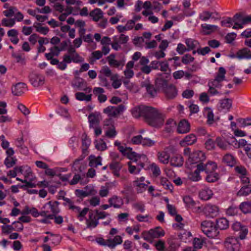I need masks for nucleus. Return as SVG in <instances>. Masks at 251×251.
Segmentation results:
<instances>
[{
  "mask_svg": "<svg viewBox=\"0 0 251 251\" xmlns=\"http://www.w3.org/2000/svg\"><path fill=\"white\" fill-rule=\"evenodd\" d=\"M132 116L136 119L143 118L149 125L158 127L163 125L162 115L155 108L145 105H139L131 110Z\"/></svg>",
  "mask_w": 251,
  "mask_h": 251,
  "instance_id": "nucleus-1",
  "label": "nucleus"
},
{
  "mask_svg": "<svg viewBox=\"0 0 251 251\" xmlns=\"http://www.w3.org/2000/svg\"><path fill=\"white\" fill-rule=\"evenodd\" d=\"M201 227L202 232L209 238H215L219 233L215 223L210 221L202 222Z\"/></svg>",
  "mask_w": 251,
  "mask_h": 251,
  "instance_id": "nucleus-2",
  "label": "nucleus"
},
{
  "mask_svg": "<svg viewBox=\"0 0 251 251\" xmlns=\"http://www.w3.org/2000/svg\"><path fill=\"white\" fill-rule=\"evenodd\" d=\"M231 228L235 233L236 237L239 238L240 240L245 239L249 232L247 226L238 222L234 223Z\"/></svg>",
  "mask_w": 251,
  "mask_h": 251,
  "instance_id": "nucleus-3",
  "label": "nucleus"
},
{
  "mask_svg": "<svg viewBox=\"0 0 251 251\" xmlns=\"http://www.w3.org/2000/svg\"><path fill=\"white\" fill-rule=\"evenodd\" d=\"M169 75L168 74H160L155 80V86L158 91H163L169 85Z\"/></svg>",
  "mask_w": 251,
  "mask_h": 251,
  "instance_id": "nucleus-4",
  "label": "nucleus"
},
{
  "mask_svg": "<svg viewBox=\"0 0 251 251\" xmlns=\"http://www.w3.org/2000/svg\"><path fill=\"white\" fill-rule=\"evenodd\" d=\"M125 109V105L121 104L117 106H108L103 109V112L109 116L115 117L122 113Z\"/></svg>",
  "mask_w": 251,
  "mask_h": 251,
  "instance_id": "nucleus-5",
  "label": "nucleus"
},
{
  "mask_svg": "<svg viewBox=\"0 0 251 251\" xmlns=\"http://www.w3.org/2000/svg\"><path fill=\"white\" fill-rule=\"evenodd\" d=\"M239 239L236 237H228L226 240L225 246L230 251H239L241 247Z\"/></svg>",
  "mask_w": 251,
  "mask_h": 251,
  "instance_id": "nucleus-6",
  "label": "nucleus"
},
{
  "mask_svg": "<svg viewBox=\"0 0 251 251\" xmlns=\"http://www.w3.org/2000/svg\"><path fill=\"white\" fill-rule=\"evenodd\" d=\"M29 81L34 87H38L44 85L45 76L40 74L32 73L29 75Z\"/></svg>",
  "mask_w": 251,
  "mask_h": 251,
  "instance_id": "nucleus-7",
  "label": "nucleus"
},
{
  "mask_svg": "<svg viewBox=\"0 0 251 251\" xmlns=\"http://www.w3.org/2000/svg\"><path fill=\"white\" fill-rule=\"evenodd\" d=\"M198 169L205 174L214 172L217 169V165L215 162L208 161L206 163L201 162L198 164Z\"/></svg>",
  "mask_w": 251,
  "mask_h": 251,
  "instance_id": "nucleus-8",
  "label": "nucleus"
},
{
  "mask_svg": "<svg viewBox=\"0 0 251 251\" xmlns=\"http://www.w3.org/2000/svg\"><path fill=\"white\" fill-rule=\"evenodd\" d=\"M206 158L205 154L201 151L193 152L189 157V160L192 164H199L203 162Z\"/></svg>",
  "mask_w": 251,
  "mask_h": 251,
  "instance_id": "nucleus-9",
  "label": "nucleus"
},
{
  "mask_svg": "<svg viewBox=\"0 0 251 251\" xmlns=\"http://www.w3.org/2000/svg\"><path fill=\"white\" fill-rule=\"evenodd\" d=\"M180 246V240L174 237H171L167 240V247L165 251H176Z\"/></svg>",
  "mask_w": 251,
  "mask_h": 251,
  "instance_id": "nucleus-10",
  "label": "nucleus"
},
{
  "mask_svg": "<svg viewBox=\"0 0 251 251\" xmlns=\"http://www.w3.org/2000/svg\"><path fill=\"white\" fill-rule=\"evenodd\" d=\"M204 213L207 216L213 218L216 217L219 212V209L217 206L211 204H207L204 207Z\"/></svg>",
  "mask_w": 251,
  "mask_h": 251,
  "instance_id": "nucleus-11",
  "label": "nucleus"
},
{
  "mask_svg": "<svg viewBox=\"0 0 251 251\" xmlns=\"http://www.w3.org/2000/svg\"><path fill=\"white\" fill-rule=\"evenodd\" d=\"M183 201L185 204L187 209L194 210L197 208L199 209L200 207L197 206L198 202L195 201L192 197L189 196H185L183 197Z\"/></svg>",
  "mask_w": 251,
  "mask_h": 251,
  "instance_id": "nucleus-12",
  "label": "nucleus"
},
{
  "mask_svg": "<svg viewBox=\"0 0 251 251\" xmlns=\"http://www.w3.org/2000/svg\"><path fill=\"white\" fill-rule=\"evenodd\" d=\"M26 89V85L25 83L19 82L11 88L12 93L15 96H21Z\"/></svg>",
  "mask_w": 251,
  "mask_h": 251,
  "instance_id": "nucleus-13",
  "label": "nucleus"
},
{
  "mask_svg": "<svg viewBox=\"0 0 251 251\" xmlns=\"http://www.w3.org/2000/svg\"><path fill=\"white\" fill-rule=\"evenodd\" d=\"M190 130V125L189 122L185 120H181L178 125L177 131L180 134H184L188 132Z\"/></svg>",
  "mask_w": 251,
  "mask_h": 251,
  "instance_id": "nucleus-14",
  "label": "nucleus"
},
{
  "mask_svg": "<svg viewBox=\"0 0 251 251\" xmlns=\"http://www.w3.org/2000/svg\"><path fill=\"white\" fill-rule=\"evenodd\" d=\"M94 189L91 186H86L84 190L76 189L75 191V195L81 199H83L89 195L93 194Z\"/></svg>",
  "mask_w": 251,
  "mask_h": 251,
  "instance_id": "nucleus-15",
  "label": "nucleus"
},
{
  "mask_svg": "<svg viewBox=\"0 0 251 251\" xmlns=\"http://www.w3.org/2000/svg\"><path fill=\"white\" fill-rule=\"evenodd\" d=\"M157 157L159 161L164 164H168L171 158L170 152L167 149L159 151L157 153Z\"/></svg>",
  "mask_w": 251,
  "mask_h": 251,
  "instance_id": "nucleus-16",
  "label": "nucleus"
},
{
  "mask_svg": "<svg viewBox=\"0 0 251 251\" xmlns=\"http://www.w3.org/2000/svg\"><path fill=\"white\" fill-rule=\"evenodd\" d=\"M163 92L168 99L175 98L177 94V90L176 87L173 84H169Z\"/></svg>",
  "mask_w": 251,
  "mask_h": 251,
  "instance_id": "nucleus-17",
  "label": "nucleus"
},
{
  "mask_svg": "<svg viewBox=\"0 0 251 251\" xmlns=\"http://www.w3.org/2000/svg\"><path fill=\"white\" fill-rule=\"evenodd\" d=\"M110 170L114 176L120 177V171L122 168V165L119 161H112L109 165Z\"/></svg>",
  "mask_w": 251,
  "mask_h": 251,
  "instance_id": "nucleus-18",
  "label": "nucleus"
},
{
  "mask_svg": "<svg viewBox=\"0 0 251 251\" xmlns=\"http://www.w3.org/2000/svg\"><path fill=\"white\" fill-rule=\"evenodd\" d=\"M141 86L145 87L147 93L151 97H154L158 91L156 87H154L152 84H151L149 80L143 81L141 83Z\"/></svg>",
  "mask_w": 251,
  "mask_h": 251,
  "instance_id": "nucleus-19",
  "label": "nucleus"
},
{
  "mask_svg": "<svg viewBox=\"0 0 251 251\" xmlns=\"http://www.w3.org/2000/svg\"><path fill=\"white\" fill-rule=\"evenodd\" d=\"M237 58L239 60L251 59V51L247 48H243L237 51Z\"/></svg>",
  "mask_w": 251,
  "mask_h": 251,
  "instance_id": "nucleus-20",
  "label": "nucleus"
},
{
  "mask_svg": "<svg viewBox=\"0 0 251 251\" xmlns=\"http://www.w3.org/2000/svg\"><path fill=\"white\" fill-rule=\"evenodd\" d=\"M213 195L212 191L208 187H204L199 192V196L201 200L207 201L210 199Z\"/></svg>",
  "mask_w": 251,
  "mask_h": 251,
  "instance_id": "nucleus-21",
  "label": "nucleus"
},
{
  "mask_svg": "<svg viewBox=\"0 0 251 251\" xmlns=\"http://www.w3.org/2000/svg\"><path fill=\"white\" fill-rule=\"evenodd\" d=\"M183 158L180 154H175L170 158V162L171 166L180 167L183 164Z\"/></svg>",
  "mask_w": 251,
  "mask_h": 251,
  "instance_id": "nucleus-22",
  "label": "nucleus"
},
{
  "mask_svg": "<svg viewBox=\"0 0 251 251\" xmlns=\"http://www.w3.org/2000/svg\"><path fill=\"white\" fill-rule=\"evenodd\" d=\"M226 74V71L225 69L222 67H220L215 79L212 82V85L215 87H217V85L216 84V83L223 81L225 78Z\"/></svg>",
  "mask_w": 251,
  "mask_h": 251,
  "instance_id": "nucleus-23",
  "label": "nucleus"
},
{
  "mask_svg": "<svg viewBox=\"0 0 251 251\" xmlns=\"http://www.w3.org/2000/svg\"><path fill=\"white\" fill-rule=\"evenodd\" d=\"M89 15L92 18L93 21L98 22L103 17V13L100 8H96L90 11Z\"/></svg>",
  "mask_w": 251,
  "mask_h": 251,
  "instance_id": "nucleus-24",
  "label": "nucleus"
},
{
  "mask_svg": "<svg viewBox=\"0 0 251 251\" xmlns=\"http://www.w3.org/2000/svg\"><path fill=\"white\" fill-rule=\"evenodd\" d=\"M108 202L111 205L116 208H120L124 204L123 199L117 196H113L108 200Z\"/></svg>",
  "mask_w": 251,
  "mask_h": 251,
  "instance_id": "nucleus-25",
  "label": "nucleus"
},
{
  "mask_svg": "<svg viewBox=\"0 0 251 251\" xmlns=\"http://www.w3.org/2000/svg\"><path fill=\"white\" fill-rule=\"evenodd\" d=\"M223 161L228 166L232 167L236 164V159L230 153H226L223 158Z\"/></svg>",
  "mask_w": 251,
  "mask_h": 251,
  "instance_id": "nucleus-26",
  "label": "nucleus"
},
{
  "mask_svg": "<svg viewBox=\"0 0 251 251\" xmlns=\"http://www.w3.org/2000/svg\"><path fill=\"white\" fill-rule=\"evenodd\" d=\"M197 140V137L195 134H190L185 136L181 141L180 144L182 146L192 145L196 142Z\"/></svg>",
  "mask_w": 251,
  "mask_h": 251,
  "instance_id": "nucleus-27",
  "label": "nucleus"
},
{
  "mask_svg": "<svg viewBox=\"0 0 251 251\" xmlns=\"http://www.w3.org/2000/svg\"><path fill=\"white\" fill-rule=\"evenodd\" d=\"M188 51L194 50V49H198L200 46L199 42L195 39L192 38H187L185 40Z\"/></svg>",
  "mask_w": 251,
  "mask_h": 251,
  "instance_id": "nucleus-28",
  "label": "nucleus"
},
{
  "mask_svg": "<svg viewBox=\"0 0 251 251\" xmlns=\"http://www.w3.org/2000/svg\"><path fill=\"white\" fill-rule=\"evenodd\" d=\"M215 225L217 229L225 230L228 227L229 222L226 218L223 217L216 220V224Z\"/></svg>",
  "mask_w": 251,
  "mask_h": 251,
  "instance_id": "nucleus-29",
  "label": "nucleus"
},
{
  "mask_svg": "<svg viewBox=\"0 0 251 251\" xmlns=\"http://www.w3.org/2000/svg\"><path fill=\"white\" fill-rule=\"evenodd\" d=\"M89 165L92 167H97L98 166L101 165L102 158L100 156L96 157L94 155H91L89 156Z\"/></svg>",
  "mask_w": 251,
  "mask_h": 251,
  "instance_id": "nucleus-30",
  "label": "nucleus"
},
{
  "mask_svg": "<svg viewBox=\"0 0 251 251\" xmlns=\"http://www.w3.org/2000/svg\"><path fill=\"white\" fill-rule=\"evenodd\" d=\"M201 172V171L198 169V164H197L196 170L188 174L189 179L195 182L200 181L201 179V177L200 175Z\"/></svg>",
  "mask_w": 251,
  "mask_h": 251,
  "instance_id": "nucleus-31",
  "label": "nucleus"
},
{
  "mask_svg": "<svg viewBox=\"0 0 251 251\" xmlns=\"http://www.w3.org/2000/svg\"><path fill=\"white\" fill-rule=\"evenodd\" d=\"M216 144L217 146L223 150H227L230 145L229 143L226 142L225 139L220 137H217L215 140Z\"/></svg>",
  "mask_w": 251,
  "mask_h": 251,
  "instance_id": "nucleus-32",
  "label": "nucleus"
},
{
  "mask_svg": "<svg viewBox=\"0 0 251 251\" xmlns=\"http://www.w3.org/2000/svg\"><path fill=\"white\" fill-rule=\"evenodd\" d=\"M205 180L208 183H214L218 181L220 178L219 173L214 172L206 174Z\"/></svg>",
  "mask_w": 251,
  "mask_h": 251,
  "instance_id": "nucleus-33",
  "label": "nucleus"
},
{
  "mask_svg": "<svg viewBox=\"0 0 251 251\" xmlns=\"http://www.w3.org/2000/svg\"><path fill=\"white\" fill-rule=\"evenodd\" d=\"M125 154L124 156H126L127 158L133 161H137L138 159L140 157V155L133 151L130 147H128V149Z\"/></svg>",
  "mask_w": 251,
  "mask_h": 251,
  "instance_id": "nucleus-34",
  "label": "nucleus"
},
{
  "mask_svg": "<svg viewBox=\"0 0 251 251\" xmlns=\"http://www.w3.org/2000/svg\"><path fill=\"white\" fill-rule=\"evenodd\" d=\"M214 14L217 15L218 13L210 12L208 11H204L199 14V18L202 21L206 22L210 18H214Z\"/></svg>",
  "mask_w": 251,
  "mask_h": 251,
  "instance_id": "nucleus-35",
  "label": "nucleus"
},
{
  "mask_svg": "<svg viewBox=\"0 0 251 251\" xmlns=\"http://www.w3.org/2000/svg\"><path fill=\"white\" fill-rule=\"evenodd\" d=\"M75 96L77 100L88 102L91 100L92 95L91 94L86 95L83 92H77L75 93Z\"/></svg>",
  "mask_w": 251,
  "mask_h": 251,
  "instance_id": "nucleus-36",
  "label": "nucleus"
},
{
  "mask_svg": "<svg viewBox=\"0 0 251 251\" xmlns=\"http://www.w3.org/2000/svg\"><path fill=\"white\" fill-rule=\"evenodd\" d=\"M149 234L153 238H159L164 235V231L159 227L151 229L149 230Z\"/></svg>",
  "mask_w": 251,
  "mask_h": 251,
  "instance_id": "nucleus-37",
  "label": "nucleus"
},
{
  "mask_svg": "<svg viewBox=\"0 0 251 251\" xmlns=\"http://www.w3.org/2000/svg\"><path fill=\"white\" fill-rule=\"evenodd\" d=\"M168 61L171 63V65L174 67V69H176L177 67L182 66L181 60L179 56H175L172 58H169L168 59Z\"/></svg>",
  "mask_w": 251,
  "mask_h": 251,
  "instance_id": "nucleus-38",
  "label": "nucleus"
},
{
  "mask_svg": "<svg viewBox=\"0 0 251 251\" xmlns=\"http://www.w3.org/2000/svg\"><path fill=\"white\" fill-rule=\"evenodd\" d=\"M251 185H243L240 189L237 192L238 196H247L251 194Z\"/></svg>",
  "mask_w": 251,
  "mask_h": 251,
  "instance_id": "nucleus-39",
  "label": "nucleus"
},
{
  "mask_svg": "<svg viewBox=\"0 0 251 251\" xmlns=\"http://www.w3.org/2000/svg\"><path fill=\"white\" fill-rule=\"evenodd\" d=\"M239 211L244 213H248L251 212V201H244L239 205Z\"/></svg>",
  "mask_w": 251,
  "mask_h": 251,
  "instance_id": "nucleus-40",
  "label": "nucleus"
},
{
  "mask_svg": "<svg viewBox=\"0 0 251 251\" xmlns=\"http://www.w3.org/2000/svg\"><path fill=\"white\" fill-rule=\"evenodd\" d=\"M201 27L203 31L205 32L206 34H209L212 32L217 30L218 26L215 25H208L207 24H203L201 25Z\"/></svg>",
  "mask_w": 251,
  "mask_h": 251,
  "instance_id": "nucleus-41",
  "label": "nucleus"
},
{
  "mask_svg": "<svg viewBox=\"0 0 251 251\" xmlns=\"http://www.w3.org/2000/svg\"><path fill=\"white\" fill-rule=\"evenodd\" d=\"M59 203L57 201H50L47 202L44 206V208L49 205L51 209V211L53 214H57L59 212L58 205Z\"/></svg>",
  "mask_w": 251,
  "mask_h": 251,
  "instance_id": "nucleus-42",
  "label": "nucleus"
},
{
  "mask_svg": "<svg viewBox=\"0 0 251 251\" xmlns=\"http://www.w3.org/2000/svg\"><path fill=\"white\" fill-rule=\"evenodd\" d=\"M239 208L235 205H231L226 209V214L229 216L237 215L239 212Z\"/></svg>",
  "mask_w": 251,
  "mask_h": 251,
  "instance_id": "nucleus-43",
  "label": "nucleus"
},
{
  "mask_svg": "<svg viewBox=\"0 0 251 251\" xmlns=\"http://www.w3.org/2000/svg\"><path fill=\"white\" fill-rule=\"evenodd\" d=\"M89 126L93 127L94 126H96L99 123V120L98 116L94 113H91L88 116Z\"/></svg>",
  "mask_w": 251,
  "mask_h": 251,
  "instance_id": "nucleus-44",
  "label": "nucleus"
},
{
  "mask_svg": "<svg viewBox=\"0 0 251 251\" xmlns=\"http://www.w3.org/2000/svg\"><path fill=\"white\" fill-rule=\"evenodd\" d=\"M112 39L113 40L115 39L117 41L118 43L120 45L126 43L129 40V37L128 36L121 34L120 36H113Z\"/></svg>",
  "mask_w": 251,
  "mask_h": 251,
  "instance_id": "nucleus-45",
  "label": "nucleus"
},
{
  "mask_svg": "<svg viewBox=\"0 0 251 251\" xmlns=\"http://www.w3.org/2000/svg\"><path fill=\"white\" fill-rule=\"evenodd\" d=\"M160 184L166 190H169L172 191L173 189V184L167 178L161 177L160 179Z\"/></svg>",
  "mask_w": 251,
  "mask_h": 251,
  "instance_id": "nucleus-46",
  "label": "nucleus"
},
{
  "mask_svg": "<svg viewBox=\"0 0 251 251\" xmlns=\"http://www.w3.org/2000/svg\"><path fill=\"white\" fill-rule=\"evenodd\" d=\"M134 184L137 187V191L139 193H142L145 191L148 187V185L144 183L138 182V180L134 181Z\"/></svg>",
  "mask_w": 251,
  "mask_h": 251,
  "instance_id": "nucleus-47",
  "label": "nucleus"
},
{
  "mask_svg": "<svg viewBox=\"0 0 251 251\" xmlns=\"http://www.w3.org/2000/svg\"><path fill=\"white\" fill-rule=\"evenodd\" d=\"M150 169L154 176L157 177L161 174V171L158 166L155 163H152L150 165Z\"/></svg>",
  "mask_w": 251,
  "mask_h": 251,
  "instance_id": "nucleus-48",
  "label": "nucleus"
},
{
  "mask_svg": "<svg viewBox=\"0 0 251 251\" xmlns=\"http://www.w3.org/2000/svg\"><path fill=\"white\" fill-rule=\"evenodd\" d=\"M45 233L50 235V236L52 237L50 240L53 244L57 245L60 242L61 238L59 235L54 234L50 231H47Z\"/></svg>",
  "mask_w": 251,
  "mask_h": 251,
  "instance_id": "nucleus-49",
  "label": "nucleus"
},
{
  "mask_svg": "<svg viewBox=\"0 0 251 251\" xmlns=\"http://www.w3.org/2000/svg\"><path fill=\"white\" fill-rule=\"evenodd\" d=\"M68 47V42L66 41H62L60 45V47H58L57 46H54L53 47V49L56 50V53L55 55L56 56H58L60 51L62 50H65L66 48Z\"/></svg>",
  "mask_w": 251,
  "mask_h": 251,
  "instance_id": "nucleus-50",
  "label": "nucleus"
},
{
  "mask_svg": "<svg viewBox=\"0 0 251 251\" xmlns=\"http://www.w3.org/2000/svg\"><path fill=\"white\" fill-rule=\"evenodd\" d=\"M235 171L239 175V176H248V172L243 166H237L235 167Z\"/></svg>",
  "mask_w": 251,
  "mask_h": 251,
  "instance_id": "nucleus-51",
  "label": "nucleus"
},
{
  "mask_svg": "<svg viewBox=\"0 0 251 251\" xmlns=\"http://www.w3.org/2000/svg\"><path fill=\"white\" fill-rule=\"evenodd\" d=\"M194 57L190 54H185L181 58V62L182 64L187 65L194 61Z\"/></svg>",
  "mask_w": 251,
  "mask_h": 251,
  "instance_id": "nucleus-52",
  "label": "nucleus"
},
{
  "mask_svg": "<svg viewBox=\"0 0 251 251\" xmlns=\"http://www.w3.org/2000/svg\"><path fill=\"white\" fill-rule=\"evenodd\" d=\"M34 26L36 28L37 32H38L44 35H47L49 31V28L48 27L41 26L40 23H38L37 25H34Z\"/></svg>",
  "mask_w": 251,
  "mask_h": 251,
  "instance_id": "nucleus-53",
  "label": "nucleus"
},
{
  "mask_svg": "<svg viewBox=\"0 0 251 251\" xmlns=\"http://www.w3.org/2000/svg\"><path fill=\"white\" fill-rule=\"evenodd\" d=\"M220 104L223 108L229 109L232 105V100L230 99H225L221 101Z\"/></svg>",
  "mask_w": 251,
  "mask_h": 251,
  "instance_id": "nucleus-54",
  "label": "nucleus"
},
{
  "mask_svg": "<svg viewBox=\"0 0 251 251\" xmlns=\"http://www.w3.org/2000/svg\"><path fill=\"white\" fill-rule=\"evenodd\" d=\"M156 142L149 138H143L141 145L143 147H151L153 146Z\"/></svg>",
  "mask_w": 251,
  "mask_h": 251,
  "instance_id": "nucleus-55",
  "label": "nucleus"
},
{
  "mask_svg": "<svg viewBox=\"0 0 251 251\" xmlns=\"http://www.w3.org/2000/svg\"><path fill=\"white\" fill-rule=\"evenodd\" d=\"M95 147L98 150L101 151H104L107 148L106 144L103 140L97 141L95 142Z\"/></svg>",
  "mask_w": 251,
  "mask_h": 251,
  "instance_id": "nucleus-56",
  "label": "nucleus"
},
{
  "mask_svg": "<svg viewBox=\"0 0 251 251\" xmlns=\"http://www.w3.org/2000/svg\"><path fill=\"white\" fill-rule=\"evenodd\" d=\"M86 224L87 228L92 229L97 227L99 222L98 220H86Z\"/></svg>",
  "mask_w": 251,
  "mask_h": 251,
  "instance_id": "nucleus-57",
  "label": "nucleus"
},
{
  "mask_svg": "<svg viewBox=\"0 0 251 251\" xmlns=\"http://www.w3.org/2000/svg\"><path fill=\"white\" fill-rule=\"evenodd\" d=\"M15 20L14 19L3 18L1 21V24L3 26L7 27H12L15 25Z\"/></svg>",
  "mask_w": 251,
  "mask_h": 251,
  "instance_id": "nucleus-58",
  "label": "nucleus"
},
{
  "mask_svg": "<svg viewBox=\"0 0 251 251\" xmlns=\"http://www.w3.org/2000/svg\"><path fill=\"white\" fill-rule=\"evenodd\" d=\"M159 70L162 72H166L168 71L171 72V69L169 68V62L168 61H162L160 62Z\"/></svg>",
  "mask_w": 251,
  "mask_h": 251,
  "instance_id": "nucleus-59",
  "label": "nucleus"
},
{
  "mask_svg": "<svg viewBox=\"0 0 251 251\" xmlns=\"http://www.w3.org/2000/svg\"><path fill=\"white\" fill-rule=\"evenodd\" d=\"M105 135L108 138H114L117 135V132L113 126L110 127L105 132Z\"/></svg>",
  "mask_w": 251,
  "mask_h": 251,
  "instance_id": "nucleus-60",
  "label": "nucleus"
},
{
  "mask_svg": "<svg viewBox=\"0 0 251 251\" xmlns=\"http://www.w3.org/2000/svg\"><path fill=\"white\" fill-rule=\"evenodd\" d=\"M176 51L180 55L183 54L185 52L188 51L187 48L182 43H178L177 44Z\"/></svg>",
  "mask_w": 251,
  "mask_h": 251,
  "instance_id": "nucleus-61",
  "label": "nucleus"
},
{
  "mask_svg": "<svg viewBox=\"0 0 251 251\" xmlns=\"http://www.w3.org/2000/svg\"><path fill=\"white\" fill-rule=\"evenodd\" d=\"M17 11V9L16 8L11 7L8 10L4 11L3 12V14L7 17H11L14 15L15 12Z\"/></svg>",
  "mask_w": 251,
  "mask_h": 251,
  "instance_id": "nucleus-62",
  "label": "nucleus"
},
{
  "mask_svg": "<svg viewBox=\"0 0 251 251\" xmlns=\"http://www.w3.org/2000/svg\"><path fill=\"white\" fill-rule=\"evenodd\" d=\"M154 246L155 247L156 250L159 251H166L164 242L162 240H159L156 242L154 244Z\"/></svg>",
  "mask_w": 251,
  "mask_h": 251,
  "instance_id": "nucleus-63",
  "label": "nucleus"
},
{
  "mask_svg": "<svg viewBox=\"0 0 251 251\" xmlns=\"http://www.w3.org/2000/svg\"><path fill=\"white\" fill-rule=\"evenodd\" d=\"M216 145L215 141H214L211 139H208L205 142V148L208 150L214 149Z\"/></svg>",
  "mask_w": 251,
  "mask_h": 251,
  "instance_id": "nucleus-64",
  "label": "nucleus"
}]
</instances>
